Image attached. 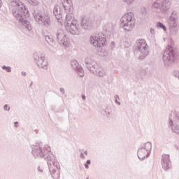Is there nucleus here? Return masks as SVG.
<instances>
[{"mask_svg":"<svg viewBox=\"0 0 179 179\" xmlns=\"http://www.w3.org/2000/svg\"><path fill=\"white\" fill-rule=\"evenodd\" d=\"M173 121V122H178L179 121V113L178 112H173L171 113V117L169 119V121Z\"/></svg>","mask_w":179,"mask_h":179,"instance_id":"nucleus-24","label":"nucleus"},{"mask_svg":"<svg viewBox=\"0 0 179 179\" xmlns=\"http://www.w3.org/2000/svg\"><path fill=\"white\" fill-rule=\"evenodd\" d=\"M53 36L56 38L60 45H63L64 47H69V43H68L66 36L62 29H58Z\"/></svg>","mask_w":179,"mask_h":179,"instance_id":"nucleus-11","label":"nucleus"},{"mask_svg":"<svg viewBox=\"0 0 179 179\" xmlns=\"http://www.w3.org/2000/svg\"><path fill=\"white\" fill-rule=\"evenodd\" d=\"M143 73H144V75H145L146 72H145V71H143Z\"/></svg>","mask_w":179,"mask_h":179,"instance_id":"nucleus-48","label":"nucleus"},{"mask_svg":"<svg viewBox=\"0 0 179 179\" xmlns=\"http://www.w3.org/2000/svg\"><path fill=\"white\" fill-rule=\"evenodd\" d=\"M64 27L68 33L73 36H76L80 33L78 21H76L72 13H69L66 15Z\"/></svg>","mask_w":179,"mask_h":179,"instance_id":"nucleus-3","label":"nucleus"},{"mask_svg":"<svg viewBox=\"0 0 179 179\" xmlns=\"http://www.w3.org/2000/svg\"><path fill=\"white\" fill-rule=\"evenodd\" d=\"M152 8H155V9H159V8H160V3H159L158 2H154V3L152 4Z\"/></svg>","mask_w":179,"mask_h":179,"instance_id":"nucleus-30","label":"nucleus"},{"mask_svg":"<svg viewBox=\"0 0 179 179\" xmlns=\"http://www.w3.org/2000/svg\"><path fill=\"white\" fill-rule=\"evenodd\" d=\"M84 154L85 155V156H87L88 155L87 150L84 151Z\"/></svg>","mask_w":179,"mask_h":179,"instance_id":"nucleus-45","label":"nucleus"},{"mask_svg":"<svg viewBox=\"0 0 179 179\" xmlns=\"http://www.w3.org/2000/svg\"><path fill=\"white\" fill-rule=\"evenodd\" d=\"M76 71L80 78H83V76H85V72L83 71V69H82V67L80 66Z\"/></svg>","mask_w":179,"mask_h":179,"instance_id":"nucleus-27","label":"nucleus"},{"mask_svg":"<svg viewBox=\"0 0 179 179\" xmlns=\"http://www.w3.org/2000/svg\"><path fill=\"white\" fill-rule=\"evenodd\" d=\"M80 159H82L83 160H85V159H86V157H85V154L83 152H80Z\"/></svg>","mask_w":179,"mask_h":179,"instance_id":"nucleus-35","label":"nucleus"},{"mask_svg":"<svg viewBox=\"0 0 179 179\" xmlns=\"http://www.w3.org/2000/svg\"><path fill=\"white\" fill-rule=\"evenodd\" d=\"M3 110L4 111H10V107L8 104H5L3 106Z\"/></svg>","mask_w":179,"mask_h":179,"instance_id":"nucleus-31","label":"nucleus"},{"mask_svg":"<svg viewBox=\"0 0 179 179\" xmlns=\"http://www.w3.org/2000/svg\"><path fill=\"white\" fill-rule=\"evenodd\" d=\"M2 69L6 70V72H12V68L10 66H3Z\"/></svg>","mask_w":179,"mask_h":179,"instance_id":"nucleus-29","label":"nucleus"},{"mask_svg":"<svg viewBox=\"0 0 179 179\" xmlns=\"http://www.w3.org/2000/svg\"><path fill=\"white\" fill-rule=\"evenodd\" d=\"M0 6H1V0H0Z\"/></svg>","mask_w":179,"mask_h":179,"instance_id":"nucleus-49","label":"nucleus"},{"mask_svg":"<svg viewBox=\"0 0 179 179\" xmlns=\"http://www.w3.org/2000/svg\"><path fill=\"white\" fill-rule=\"evenodd\" d=\"M14 125H15V128H17V127H19V122H15Z\"/></svg>","mask_w":179,"mask_h":179,"instance_id":"nucleus-38","label":"nucleus"},{"mask_svg":"<svg viewBox=\"0 0 179 179\" xmlns=\"http://www.w3.org/2000/svg\"><path fill=\"white\" fill-rule=\"evenodd\" d=\"M152 152V143L147 142L144 145H141L139 147L137 156L139 160H145L146 157L150 156V153Z\"/></svg>","mask_w":179,"mask_h":179,"instance_id":"nucleus-9","label":"nucleus"},{"mask_svg":"<svg viewBox=\"0 0 179 179\" xmlns=\"http://www.w3.org/2000/svg\"><path fill=\"white\" fill-rule=\"evenodd\" d=\"M92 69L91 71L92 73H96V76L99 78H104L107 76V73L104 71L101 66H99L97 63H93Z\"/></svg>","mask_w":179,"mask_h":179,"instance_id":"nucleus-12","label":"nucleus"},{"mask_svg":"<svg viewBox=\"0 0 179 179\" xmlns=\"http://www.w3.org/2000/svg\"><path fill=\"white\" fill-rule=\"evenodd\" d=\"M169 127H170L174 134L179 135V124L177 122H174V121L171 120L169 121Z\"/></svg>","mask_w":179,"mask_h":179,"instance_id":"nucleus-17","label":"nucleus"},{"mask_svg":"<svg viewBox=\"0 0 179 179\" xmlns=\"http://www.w3.org/2000/svg\"><path fill=\"white\" fill-rule=\"evenodd\" d=\"M134 55L138 57V59L142 61L149 55V45L145 39H138L136 42V50Z\"/></svg>","mask_w":179,"mask_h":179,"instance_id":"nucleus-4","label":"nucleus"},{"mask_svg":"<svg viewBox=\"0 0 179 179\" xmlns=\"http://www.w3.org/2000/svg\"><path fill=\"white\" fill-rule=\"evenodd\" d=\"M38 171L40 172V173H43V169H41V168L40 166L38 167Z\"/></svg>","mask_w":179,"mask_h":179,"instance_id":"nucleus-41","label":"nucleus"},{"mask_svg":"<svg viewBox=\"0 0 179 179\" xmlns=\"http://www.w3.org/2000/svg\"><path fill=\"white\" fill-rule=\"evenodd\" d=\"M9 2L10 6H13V16L22 24L24 29H26L28 31H31V24H30V22L27 18L29 16V10H27V8L20 0H9Z\"/></svg>","mask_w":179,"mask_h":179,"instance_id":"nucleus-2","label":"nucleus"},{"mask_svg":"<svg viewBox=\"0 0 179 179\" xmlns=\"http://www.w3.org/2000/svg\"><path fill=\"white\" fill-rule=\"evenodd\" d=\"M120 27L124 29L125 31H131L135 27V20H134V13H127L124 14L120 19Z\"/></svg>","mask_w":179,"mask_h":179,"instance_id":"nucleus-6","label":"nucleus"},{"mask_svg":"<svg viewBox=\"0 0 179 179\" xmlns=\"http://www.w3.org/2000/svg\"><path fill=\"white\" fill-rule=\"evenodd\" d=\"M34 59L35 64L41 69L47 71L48 69V62L45 59V55L41 52H36L34 53Z\"/></svg>","mask_w":179,"mask_h":179,"instance_id":"nucleus-8","label":"nucleus"},{"mask_svg":"<svg viewBox=\"0 0 179 179\" xmlns=\"http://www.w3.org/2000/svg\"><path fill=\"white\" fill-rule=\"evenodd\" d=\"M150 34H155V29L153 28L150 29Z\"/></svg>","mask_w":179,"mask_h":179,"instance_id":"nucleus-39","label":"nucleus"},{"mask_svg":"<svg viewBox=\"0 0 179 179\" xmlns=\"http://www.w3.org/2000/svg\"><path fill=\"white\" fill-rule=\"evenodd\" d=\"M63 8L66 12H72L73 7L72 6V1L66 0L63 3Z\"/></svg>","mask_w":179,"mask_h":179,"instance_id":"nucleus-20","label":"nucleus"},{"mask_svg":"<svg viewBox=\"0 0 179 179\" xmlns=\"http://www.w3.org/2000/svg\"><path fill=\"white\" fill-rule=\"evenodd\" d=\"M22 76H26V72H22Z\"/></svg>","mask_w":179,"mask_h":179,"instance_id":"nucleus-46","label":"nucleus"},{"mask_svg":"<svg viewBox=\"0 0 179 179\" xmlns=\"http://www.w3.org/2000/svg\"><path fill=\"white\" fill-rule=\"evenodd\" d=\"M162 12H167L170 9V1L169 0H163L161 6Z\"/></svg>","mask_w":179,"mask_h":179,"instance_id":"nucleus-23","label":"nucleus"},{"mask_svg":"<svg viewBox=\"0 0 179 179\" xmlns=\"http://www.w3.org/2000/svg\"><path fill=\"white\" fill-rule=\"evenodd\" d=\"M82 99H83V100H86V96L82 95Z\"/></svg>","mask_w":179,"mask_h":179,"instance_id":"nucleus-43","label":"nucleus"},{"mask_svg":"<svg viewBox=\"0 0 179 179\" xmlns=\"http://www.w3.org/2000/svg\"><path fill=\"white\" fill-rule=\"evenodd\" d=\"M85 169H89V165L87 164H85Z\"/></svg>","mask_w":179,"mask_h":179,"instance_id":"nucleus-44","label":"nucleus"},{"mask_svg":"<svg viewBox=\"0 0 179 179\" xmlns=\"http://www.w3.org/2000/svg\"><path fill=\"white\" fill-rule=\"evenodd\" d=\"M115 103H116V104H118V106H121V102L118 101L117 99H115Z\"/></svg>","mask_w":179,"mask_h":179,"instance_id":"nucleus-37","label":"nucleus"},{"mask_svg":"<svg viewBox=\"0 0 179 179\" xmlns=\"http://www.w3.org/2000/svg\"><path fill=\"white\" fill-rule=\"evenodd\" d=\"M45 40L48 43V44H49V45H50V49L51 50V51H54V48H55V42L54 39L52 38V37H51L48 35H46V36H45Z\"/></svg>","mask_w":179,"mask_h":179,"instance_id":"nucleus-21","label":"nucleus"},{"mask_svg":"<svg viewBox=\"0 0 179 179\" xmlns=\"http://www.w3.org/2000/svg\"><path fill=\"white\" fill-rule=\"evenodd\" d=\"M71 68H73L74 71H76L77 69H79V68H80L79 63L76 60H72L71 62Z\"/></svg>","mask_w":179,"mask_h":179,"instance_id":"nucleus-26","label":"nucleus"},{"mask_svg":"<svg viewBox=\"0 0 179 179\" xmlns=\"http://www.w3.org/2000/svg\"><path fill=\"white\" fill-rule=\"evenodd\" d=\"M173 75H174L175 78H177L179 80V71H176L173 73Z\"/></svg>","mask_w":179,"mask_h":179,"instance_id":"nucleus-34","label":"nucleus"},{"mask_svg":"<svg viewBox=\"0 0 179 179\" xmlns=\"http://www.w3.org/2000/svg\"><path fill=\"white\" fill-rule=\"evenodd\" d=\"M85 164L90 165V164H91L90 159L87 160V162H86V164Z\"/></svg>","mask_w":179,"mask_h":179,"instance_id":"nucleus-40","label":"nucleus"},{"mask_svg":"<svg viewBox=\"0 0 179 179\" xmlns=\"http://www.w3.org/2000/svg\"><path fill=\"white\" fill-rule=\"evenodd\" d=\"M63 8L66 12H72L73 7L72 6V1L66 0L63 3Z\"/></svg>","mask_w":179,"mask_h":179,"instance_id":"nucleus-19","label":"nucleus"},{"mask_svg":"<svg viewBox=\"0 0 179 179\" xmlns=\"http://www.w3.org/2000/svg\"><path fill=\"white\" fill-rule=\"evenodd\" d=\"M53 13L56 19H57V20H59V19L62 18V12H61L60 6H55L53 9Z\"/></svg>","mask_w":179,"mask_h":179,"instance_id":"nucleus-22","label":"nucleus"},{"mask_svg":"<svg viewBox=\"0 0 179 179\" xmlns=\"http://www.w3.org/2000/svg\"><path fill=\"white\" fill-rule=\"evenodd\" d=\"M168 26L169 27L179 26L178 15H177L176 11H173L169 17Z\"/></svg>","mask_w":179,"mask_h":179,"instance_id":"nucleus-15","label":"nucleus"},{"mask_svg":"<svg viewBox=\"0 0 179 179\" xmlns=\"http://www.w3.org/2000/svg\"><path fill=\"white\" fill-rule=\"evenodd\" d=\"M161 164L163 170L167 171L171 169V161H170V155L167 154L162 155Z\"/></svg>","mask_w":179,"mask_h":179,"instance_id":"nucleus-13","label":"nucleus"},{"mask_svg":"<svg viewBox=\"0 0 179 179\" xmlns=\"http://www.w3.org/2000/svg\"><path fill=\"white\" fill-rule=\"evenodd\" d=\"M106 36L103 34H94L90 37V43L97 48H101L106 45Z\"/></svg>","mask_w":179,"mask_h":179,"instance_id":"nucleus-10","label":"nucleus"},{"mask_svg":"<svg viewBox=\"0 0 179 179\" xmlns=\"http://www.w3.org/2000/svg\"><path fill=\"white\" fill-rule=\"evenodd\" d=\"M106 115L108 117L110 115V112L106 113Z\"/></svg>","mask_w":179,"mask_h":179,"instance_id":"nucleus-47","label":"nucleus"},{"mask_svg":"<svg viewBox=\"0 0 179 179\" xmlns=\"http://www.w3.org/2000/svg\"><path fill=\"white\" fill-rule=\"evenodd\" d=\"M157 29H162L164 31H167V28L166 27V25L163 24L162 22H158L157 24Z\"/></svg>","mask_w":179,"mask_h":179,"instance_id":"nucleus-28","label":"nucleus"},{"mask_svg":"<svg viewBox=\"0 0 179 179\" xmlns=\"http://www.w3.org/2000/svg\"><path fill=\"white\" fill-rule=\"evenodd\" d=\"M177 50L173 46L168 45L163 54V61L165 66H171L177 59Z\"/></svg>","mask_w":179,"mask_h":179,"instance_id":"nucleus-5","label":"nucleus"},{"mask_svg":"<svg viewBox=\"0 0 179 179\" xmlns=\"http://www.w3.org/2000/svg\"><path fill=\"white\" fill-rule=\"evenodd\" d=\"M93 63L97 64V62L92 60L90 57H85L84 60V65L90 72H91L92 69H93Z\"/></svg>","mask_w":179,"mask_h":179,"instance_id":"nucleus-16","label":"nucleus"},{"mask_svg":"<svg viewBox=\"0 0 179 179\" xmlns=\"http://www.w3.org/2000/svg\"><path fill=\"white\" fill-rule=\"evenodd\" d=\"M63 8L66 12H72L73 7L72 6V1L66 0L63 3Z\"/></svg>","mask_w":179,"mask_h":179,"instance_id":"nucleus-18","label":"nucleus"},{"mask_svg":"<svg viewBox=\"0 0 179 179\" xmlns=\"http://www.w3.org/2000/svg\"><path fill=\"white\" fill-rule=\"evenodd\" d=\"M80 26L84 30H90L93 27V21L86 16H83L81 17Z\"/></svg>","mask_w":179,"mask_h":179,"instance_id":"nucleus-14","label":"nucleus"},{"mask_svg":"<svg viewBox=\"0 0 179 179\" xmlns=\"http://www.w3.org/2000/svg\"><path fill=\"white\" fill-rule=\"evenodd\" d=\"M35 22L39 24V26H42V27H45L48 29L50 26H51V17L50 15L47 13H37L34 12L33 13Z\"/></svg>","mask_w":179,"mask_h":179,"instance_id":"nucleus-7","label":"nucleus"},{"mask_svg":"<svg viewBox=\"0 0 179 179\" xmlns=\"http://www.w3.org/2000/svg\"><path fill=\"white\" fill-rule=\"evenodd\" d=\"M29 1L31 5H34V6L38 5V0H29Z\"/></svg>","mask_w":179,"mask_h":179,"instance_id":"nucleus-32","label":"nucleus"},{"mask_svg":"<svg viewBox=\"0 0 179 179\" xmlns=\"http://www.w3.org/2000/svg\"><path fill=\"white\" fill-rule=\"evenodd\" d=\"M123 1L125 2V3H127V5H131V3H132L135 0H123Z\"/></svg>","mask_w":179,"mask_h":179,"instance_id":"nucleus-33","label":"nucleus"},{"mask_svg":"<svg viewBox=\"0 0 179 179\" xmlns=\"http://www.w3.org/2000/svg\"><path fill=\"white\" fill-rule=\"evenodd\" d=\"M60 92H61V93H62V94H65V89L60 88Z\"/></svg>","mask_w":179,"mask_h":179,"instance_id":"nucleus-36","label":"nucleus"},{"mask_svg":"<svg viewBox=\"0 0 179 179\" xmlns=\"http://www.w3.org/2000/svg\"><path fill=\"white\" fill-rule=\"evenodd\" d=\"M31 155L34 159H44L48 163V167L51 176L54 179H59L61 166L59 162L55 159V156L51 152V148L48 145L43 144L41 142L35 143L31 145Z\"/></svg>","mask_w":179,"mask_h":179,"instance_id":"nucleus-1","label":"nucleus"},{"mask_svg":"<svg viewBox=\"0 0 179 179\" xmlns=\"http://www.w3.org/2000/svg\"><path fill=\"white\" fill-rule=\"evenodd\" d=\"M114 99L115 100H117V99H120V96L118 95H115Z\"/></svg>","mask_w":179,"mask_h":179,"instance_id":"nucleus-42","label":"nucleus"},{"mask_svg":"<svg viewBox=\"0 0 179 179\" xmlns=\"http://www.w3.org/2000/svg\"><path fill=\"white\" fill-rule=\"evenodd\" d=\"M169 30L171 36H176V34L178 33L179 25L176 27H169Z\"/></svg>","mask_w":179,"mask_h":179,"instance_id":"nucleus-25","label":"nucleus"}]
</instances>
